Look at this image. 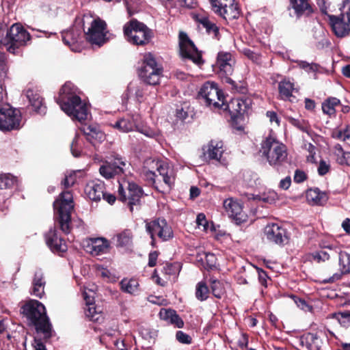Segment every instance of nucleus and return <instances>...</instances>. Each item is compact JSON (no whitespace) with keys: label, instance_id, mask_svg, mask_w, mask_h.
Returning <instances> with one entry per match:
<instances>
[{"label":"nucleus","instance_id":"f257e3e1","mask_svg":"<svg viewBox=\"0 0 350 350\" xmlns=\"http://www.w3.org/2000/svg\"><path fill=\"white\" fill-rule=\"evenodd\" d=\"M163 68L159 64L154 55L146 53L144 56L143 66L139 71V76L144 83L132 81L127 87V92L130 96H134L138 102H142L144 95L148 91V84L155 85L159 83Z\"/></svg>","mask_w":350,"mask_h":350},{"label":"nucleus","instance_id":"f03ea898","mask_svg":"<svg viewBox=\"0 0 350 350\" xmlns=\"http://www.w3.org/2000/svg\"><path fill=\"white\" fill-rule=\"evenodd\" d=\"M77 91V88L72 83H66L60 90L57 103L62 110L73 120L83 122L88 120L90 111L88 105L81 100Z\"/></svg>","mask_w":350,"mask_h":350},{"label":"nucleus","instance_id":"7ed1b4c3","mask_svg":"<svg viewBox=\"0 0 350 350\" xmlns=\"http://www.w3.org/2000/svg\"><path fill=\"white\" fill-rule=\"evenodd\" d=\"M23 314L34 325L38 332H41L45 338H50L52 325L46 314L44 306L37 300H30L22 307Z\"/></svg>","mask_w":350,"mask_h":350},{"label":"nucleus","instance_id":"20e7f679","mask_svg":"<svg viewBox=\"0 0 350 350\" xmlns=\"http://www.w3.org/2000/svg\"><path fill=\"white\" fill-rule=\"evenodd\" d=\"M55 220L65 233L70 232L71 211L74 208L73 197L70 191L62 192L53 202Z\"/></svg>","mask_w":350,"mask_h":350},{"label":"nucleus","instance_id":"39448f33","mask_svg":"<svg viewBox=\"0 0 350 350\" xmlns=\"http://www.w3.org/2000/svg\"><path fill=\"white\" fill-rule=\"evenodd\" d=\"M260 152L269 165L274 167L280 166L286 160L288 155L286 146L272 135L262 141Z\"/></svg>","mask_w":350,"mask_h":350},{"label":"nucleus","instance_id":"423d86ee","mask_svg":"<svg viewBox=\"0 0 350 350\" xmlns=\"http://www.w3.org/2000/svg\"><path fill=\"white\" fill-rule=\"evenodd\" d=\"M124 33L127 41L135 45H144L151 38V31L146 25L135 19L124 25Z\"/></svg>","mask_w":350,"mask_h":350},{"label":"nucleus","instance_id":"0eeeda50","mask_svg":"<svg viewBox=\"0 0 350 350\" xmlns=\"http://www.w3.org/2000/svg\"><path fill=\"white\" fill-rule=\"evenodd\" d=\"M198 98L210 107L220 108L225 105L224 94L214 82L204 83L198 92Z\"/></svg>","mask_w":350,"mask_h":350},{"label":"nucleus","instance_id":"6e6552de","mask_svg":"<svg viewBox=\"0 0 350 350\" xmlns=\"http://www.w3.org/2000/svg\"><path fill=\"white\" fill-rule=\"evenodd\" d=\"M21 115L18 109L10 105L0 106V130L11 131L18 130L21 127Z\"/></svg>","mask_w":350,"mask_h":350},{"label":"nucleus","instance_id":"1a4fd4ad","mask_svg":"<svg viewBox=\"0 0 350 350\" xmlns=\"http://www.w3.org/2000/svg\"><path fill=\"white\" fill-rule=\"evenodd\" d=\"M146 230L151 238V245L154 246L155 237H157L162 241H167L173 238L174 233L171 226L164 219H157L146 224Z\"/></svg>","mask_w":350,"mask_h":350},{"label":"nucleus","instance_id":"9d476101","mask_svg":"<svg viewBox=\"0 0 350 350\" xmlns=\"http://www.w3.org/2000/svg\"><path fill=\"white\" fill-rule=\"evenodd\" d=\"M144 170L157 172L162 177V180L167 189H170L174 184V178L172 170L169 168L167 163L155 158H148L144 162Z\"/></svg>","mask_w":350,"mask_h":350},{"label":"nucleus","instance_id":"9b49d317","mask_svg":"<svg viewBox=\"0 0 350 350\" xmlns=\"http://www.w3.org/2000/svg\"><path fill=\"white\" fill-rule=\"evenodd\" d=\"M118 194L120 200L122 202L129 200L130 209L132 211L133 206L139 204L143 196V190L135 183L124 180L119 183Z\"/></svg>","mask_w":350,"mask_h":350},{"label":"nucleus","instance_id":"f8f14e48","mask_svg":"<svg viewBox=\"0 0 350 350\" xmlns=\"http://www.w3.org/2000/svg\"><path fill=\"white\" fill-rule=\"evenodd\" d=\"M8 51L15 54L16 49L26 44L30 40L29 33L19 24H14L7 33Z\"/></svg>","mask_w":350,"mask_h":350},{"label":"nucleus","instance_id":"ddd939ff","mask_svg":"<svg viewBox=\"0 0 350 350\" xmlns=\"http://www.w3.org/2000/svg\"><path fill=\"white\" fill-rule=\"evenodd\" d=\"M99 168L100 174L104 178L109 179L115 175L123 174L127 166L126 159L118 154H113L108 158Z\"/></svg>","mask_w":350,"mask_h":350},{"label":"nucleus","instance_id":"4468645a","mask_svg":"<svg viewBox=\"0 0 350 350\" xmlns=\"http://www.w3.org/2000/svg\"><path fill=\"white\" fill-rule=\"evenodd\" d=\"M179 48L180 54L183 58L191 59L198 66L204 63L201 53L188 38L187 33L183 31L179 33Z\"/></svg>","mask_w":350,"mask_h":350},{"label":"nucleus","instance_id":"2eb2a0df","mask_svg":"<svg viewBox=\"0 0 350 350\" xmlns=\"http://www.w3.org/2000/svg\"><path fill=\"white\" fill-rule=\"evenodd\" d=\"M216 64L219 68V74L224 78L225 82L233 85L234 82L230 78V76L233 72L235 64L232 54L226 51L219 52Z\"/></svg>","mask_w":350,"mask_h":350},{"label":"nucleus","instance_id":"dca6fc26","mask_svg":"<svg viewBox=\"0 0 350 350\" xmlns=\"http://www.w3.org/2000/svg\"><path fill=\"white\" fill-rule=\"evenodd\" d=\"M329 25L337 37L342 38L350 32V10H343L340 16L328 15Z\"/></svg>","mask_w":350,"mask_h":350},{"label":"nucleus","instance_id":"f3484780","mask_svg":"<svg viewBox=\"0 0 350 350\" xmlns=\"http://www.w3.org/2000/svg\"><path fill=\"white\" fill-rule=\"evenodd\" d=\"M106 26L104 21L99 18L94 20L88 31L85 32L86 39L92 44L101 46L107 40Z\"/></svg>","mask_w":350,"mask_h":350},{"label":"nucleus","instance_id":"a211bd4d","mask_svg":"<svg viewBox=\"0 0 350 350\" xmlns=\"http://www.w3.org/2000/svg\"><path fill=\"white\" fill-rule=\"evenodd\" d=\"M203 155L206 160L211 161L213 163L226 165V160L224 158L223 154L225 149L221 141L211 140L208 145L203 148Z\"/></svg>","mask_w":350,"mask_h":350},{"label":"nucleus","instance_id":"6ab92c4d","mask_svg":"<svg viewBox=\"0 0 350 350\" xmlns=\"http://www.w3.org/2000/svg\"><path fill=\"white\" fill-rule=\"evenodd\" d=\"M223 206L226 214L237 224L245 222L247 219V214L243 210L242 204L237 200L232 198L226 199Z\"/></svg>","mask_w":350,"mask_h":350},{"label":"nucleus","instance_id":"aec40b11","mask_svg":"<svg viewBox=\"0 0 350 350\" xmlns=\"http://www.w3.org/2000/svg\"><path fill=\"white\" fill-rule=\"evenodd\" d=\"M264 233L267 239L280 245H284L288 242V235L286 230L278 224H270L266 226Z\"/></svg>","mask_w":350,"mask_h":350},{"label":"nucleus","instance_id":"412c9836","mask_svg":"<svg viewBox=\"0 0 350 350\" xmlns=\"http://www.w3.org/2000/svg\"><path fill=\"white\" fill-rule=\"evenodd\" d=\"M251 103V100L248 98H236L232 99L225 109L228 108L231 118L235 121L242 118L250 109Z\"/></svg>","mask_w":350,"mask_h":350},{"label":"nucleus","instance_id":"4be33fe9","mask_svg":"<svg viewBox=\"0 0 350 350\" xmlns=\"http://www.w3.org/2000/svg\"><path fill=\"white\" fill-rule=\"evenodd\" d=\"M45 240L46 245L53 253H64L68 249L65 241L57 235L55 229H51L45 234Z\"/></svg>","mask_w":350,"mask_h":350},{"label":"nucleus","instance_id":"5701e85b","mask_svg":"<svg viewBox=\"0 0 350 350\" xmlns=\"http://www.w3.org/2000/svg\"><path fill=\"white\" fill-rule=\"evenodd\" d=\"M105 190V183L100 180L88 182L85 187V193L92 201H100Z\"/></svg>","mask_w":350,"mask_h":350},{"label":"nucleus","instance_id":"b1692460","mask_svg":"<svg viewBox=\"0 0 350 350\" xmlns=\"http://www.w3.org/2000/svg\"><path fill=\"white\" fill-rule=\"evenodd\" d=\"M278 92L282 100L294 102L296 98L293 93L297 92L298 90L295 87L293 81L288 79H284L278 83Z\"/></svg>","mask_w":350,"mask_h":350},{"label":"nucleus","instance_id":"393cba45","mask_svg":"<svg viewBox=\"0 0 350 350\" xmlns=\"http://www.w3.org/2000/svg\"><path fill=\"white\" fill-rule=\"evenodd\" d=\"M87 247L92 256H99L109 252L110 244L105 238H96L90 239Z\"/></svg>","mask_w":350,"mask_h":350},{"label":"nucleus","instance_id":"a878e982","mask_svg":"<svg viewBox=\"0 0 350 350\" xmlns=\"http://www.w3.org/2000/svg\"><path fill=\"white\" fill-rule=\"evenodd\" d=\"M62 40L66 45H68L72 51H78V42L81 36V29L73 27L68 30L64 31L62 33Z\"/></svg>","mask_w":350,"mask_h":350},{"label":"nucleus","instance_id":"bb28decb","mask_svg":"<svg viewBox=\"0 0 350 350\" xmlns=\"http://www.w3.org/2000/svg\"><path fill=\"white\" fill-rule=\"evenodd\" d=\"M339 271L334 273L329 280V282H335L341 278L342 275L350 273V254L346 252H339Z\"/></svg>","mask_w":350,"mask_h":350},{"label":"nucleus","instance_id":"cd10ccee","mask_svg":"<svg viewBox=\"0 0 350 350\" xmlns=\"http://www.w3.org/2000/svg\"><path fill=\"white\" fill-rule=\"evenodd\" d=\"M46 282L44 279V274L41 269H37L32 280V288L31 294L39 298H42L44 293V286Z\"/></svg>","mask_w":350,"mask_h":350},{"label":"nucleus","instance_id":"c85d7f7f","mask_svg":"<svg viewBox=\"0 0 350 350\" xmlns=\"http://www.w3.org/2000/svg\"><path fill=\"white\" fill-rule=\"evenodd\" d=\"M161 319L172 324L178 328H181L184 325L182 319L177 314L174 310L170 308H161L159 313Z\"/></svg>","mask_w":350,"mask_h":350},{"label":"nucleus","instance_id":"c756f323","mask_svg":"<svg viewBox=\"0 0 350 350\" xmlns=\"http://www.w3.org/2000/svg\"><path fill=\"white\" fill-rule=\"evenodd\" d=\"M80 129L83 133L86 139L94 146L102 142L105 138L104 133L94 126H83Z\"/></svg>","mask_w":350,"mask_h":350},{"label":"nucleus","instance_id":"7c9ffc66","mask_svg":"<svg viewBox=\"0 0 350 350\" xmlns=\"http://www.w3.org/2000/svg\"><path fill=\"white\" fill-rule=\"evenodd\" d=\"M290 9L299 18L302 15H308L312 12V8L308 0H290Z\"/></svg>","mask_w":350,"mask_h":350},{"label":"nucleus","instance_id":"2f4dec72","mask_svg":"<svg viewBox=\"0 0 350 350\" xmlns=\"http://www.w3.org/2000/svg\"><path fill=\"white\" fill-rule=\"evenodd\" d=\"M26 96L30 105L37 113L44 114L46 113V106L43 103L42 98L38 93L33 92L32 90H28Z\"/></svg>","mask_w":350,"mask_h":350},{"label":"nucleus","instance_id":"473e14b6","mask_svg":"<svg viewBox=\"0 0 350 350\" xmlns=\"http://www.w3.org/2000/svg\"><path fill=\"white\" fill-rule=\"evenodd\" d=\"M196 21L206 29L207 33L215 39H219V28L216 24L211 21L208 16L202 14H198L196 16Z\"/></svg>","mask_w":350,"mask_h":350},{"label":"nucleus","instance_id":"72a5a7b5","mask_svg":"<svg viewBox=\"0 0 350 350\" xmlns=\"http://www.w3.org/2000/svg\"><path fill=\"white\" fill-rule=\"evenodd\" d=\"M220 10L215 13L226 20L235 19L239 16L238 5L235 3L234 0H232L229 3H226V7L223 6Z\"/></svg>","mask_w":350,"mask_h":350},{"label":"nucleus","instance_id":"f704fd0d","mask_svg":"<svg viewBox=\"0 0 350 350\" xmlns=\"http://www.w3.org/2000/svg\"><path fill=\"white\" fill-rule=\"evenodd\" d=\"M137 120L138 116H126L116 122L113 127L121 132L128 133L136 128Z\"/></svg>","mask_w":350,"mask_h":350},{"label":"nucleus","instance_id":"c9c22d12","mask_svg":"<svg viewBox=\"0 0 350 350\" xmlns=\"http://www.w3.org/2000/svg\"><path fill=\"white\" fill-rule=\"evenodd\" d=\"M306 198L308 202L312 205H323L328 199L327 194L321 191L319 188L308 190Z\"/></svg>","mask_w":350,"mask_h":350},{"label":"nucleus","instance_id":"e433bc0d","mask_svg":"<svg viewBox=\"0 0 350 350\" xmlns=\"http://www.w3.org/2000/svg\"><path fill=\"white\" fill-rule=\"evenodd\" d=\"M301 343L309 350H318L322 342L317 334L308 333L301 338Z\"/></svg>","mask_w":350,"mask_h":350},{"label":"nucleus","instance_id":"4c0bfd02","mask_svg":"<svg viewBox=\"0 0 350 350\" xmlns=\"http://www.w3.org/2000/svg\"><path fill=\"white\" fill-rule=\"evenodd\" d=\"M121 290L131 295H135L139 291V282L134 278H124L120 282Z\"/></svg>","mask_w":350,"mask_h":350},{"label":"nucleus","instance_id":"58836bf2","mask_svg":"<svg viewBox=\"0 0 350 350\" xmlns=\"http://www.w3.org/2000/svg\"><path fill=\"white\" fill-rule=\"evenodd\" d=\"M113 239L116 241L117 247H128L132 244L133 234L130 230H124L117 234Z\"/></svg>","mask_w":350,"mask_h":350},{"label":"nucleus","instance_id":"ea45409f","mask_svg":"<svg viewBox=\"0 0 350 350\" xmlns=\"http://www.w3.org/2000/svg\"><path fill=\"white\" fill-rule=\"evenodd\" d=\"M85 311L86 317L92 321L98 322L103 319L102 309L95 304H90V306L85 308Z\"/></svg>","mask_w":350,"mask_h":350},{"label":"nucleus","instance_id":"a19ab883","mask_svg":"<svg viewBox=\"0 0 350 350\" xmlns=\"http://www.w3.org/2000/svg\"><path fill=\"white\" fill-rule=\"evenodd\" d=\"M210 284L213 295L215 297L221 299L226 292L224 284L214 278H211Z\"/></svg>","mask_w":350,"mask_h":350},{"label":"nucleus","instance_id":"79ce46f5","mask_svg":"<svg viewBox=\"0 0 350 350\" xmlns=\"http://www.w3.org/2000/svg\"><path fill=\"white\" fill-rule=\"evenodd\" d=\"M340 104V100L335 98L332 97L325 100L322 104V110L323 113L327 115H333L336 112L335 107Z\"/></svg>","mask_w":350,"mask_h":350},{"label":"nucleus","instance_id":"37998d69","mask_svg":"<svg viewBox=\"0 0 350 350\" xmlns=\"http://www.w3.org/2000/svg\"><path fill=\"white\" fill-rule=\"evenodd\" d=\"M7 70L5 54L0 52V82L6 76ZM5 94V90L0 83V102L3 100Z\"/></svg>","mask_w":350,"mask_h":350},{"label":"nucleus","instance_id":"c03bdc74","mask_svg":"<svg viewBox=\"0 0 350 350\" xmlns=\"http://www.w3.org/2000/svg\"><path fill=\"white\" fill-rule=\"evenodd\" d=\"M209 295V289L204 282H200L196 284V297L202 301L207 299Z\"/></svg>","mask_w":350,"mask_h":350},{"label":"nucleus","instance_id":"a18cd8bd","mask_svg":"<svg viewBox=\"0 0 350 350\" xmlns=\"http://www.w3.org/2000/svg\"><path fill=\"white\" fill-rule=\"evenodd\" d=\"M16 183V178L10 174L0 176V189L12 188Z\"/></svg>","mask_w":350,"mask_h":350},{"label":"nucleus","instance_id":"49530a36","mask_svg":"<svg viewBox=\"0 0 350 350\" xmlns=\"http://www.w3.org/2000/svg\"><path fill=\"white\" fill-rule=\"evenodd\" d=\"M78 174L81 175L83 172L81 170L74 171L65 176L64 179L62 182L65 188L72 187L75 183Z\"/></svg>","mask_w":350,"mask_h":350},{"label":"nucleus","instance_id":"de8ad7c7","mask_svg":"<svg viewBox=\"0 0 350 350\" xmlns=\"http://www.w3.org/2000/svg\"><path fill=\"white\" fill-rule=\"evenodd\" d=\"M333 318L336 319L338 323L345 327L350 325V312H339L333 314Z\"/></svg>","mask_w":350,"mask_h":350},{"label":"nucleus","instance_id":"09e8293b","mask_svg":"<svg viewBox=\"0 0 350 350\" xmlns=\"http://www.w3.org/2000/svg\"><path fill=\"white\" fill-rule=\"evenodd\" d=\"M81 143L82 140L81 139L79 135L77 134L70 146L71 152L75 157H78L81 155Z\"/></svg>","mask_w":350,"mask_h":350},{"label":"nucleus","instance_id":"8fccbe9b","mask_svg":"<svg viewBox=\"0 0 350 350\" xmlns=\"http://www.w3.org/2000/svg\"><path fill=\"white\" fill-rule=\"evenodd\" d=\"M180 265L175 263H166L163 268V272L169 275H176L180 271Z\"/></svg>","mask_w":350,"mask_h":350},{"label":"nucleus","instance_id":"3c124183","mask_svg":"<svg viewBox=\"0 0 350 350\" xmlns=\"http://www.w3.org/2000/svg\"><path fill=\"white\" fill-rule=\"evenodd\" d=\"M136 129L139 133L144 135L148 137L153 138L158 135V132L157 131H154L146 126H139L137 125Z\"/></svg>","mask_w":350,"mask_h":350},{"label":"nucleus","instance_id":"603ef678","mask_svg":"<svg viewBox=\"0 0 350 350\" xmlns=\"http://www.w3.org/2000/svg\"><path fill=\"white\" fill-rule=\"evenodd\" d=\"M196 224L200 229L207 232L209 228L208 222L206 219V216L204 213H199L196 217Z\"/></svg>","mask_w":350,"mask_h":350},{"label":"nucleus","instance_id":"864d4df0","mask_svg":"<svg viewBox=\"0 0 350 350\" xmlns=\"http://www.w3.org/2000/svg\"><path fill=\"white\" fill-rule=\"evenodd\" d=\"M139 334L144 339L148 341L153 339L156 336V332L154 330L143 327L140 328Z\"/></svg>","mask_w":350,"mask_h":350},{"label":"nucleus","instance_id":"5fc2aeb1","mask_svg":"<svg viewBox=\"0 0 350 350\" xmlns=\"http://www.w3.org/2000/svg\"><path fill=\"white\" fill-rule=\"evenodd\" d=\"M212 6V10L215 13L217 11L221 10L223 6L226 7V3L232 2V0H209Z\"/></svg>","mask_w":350,"mask_h":350},{"label":"nucleus","instance_id":"6e6d98bb","mask_svg":"<svg viewBox=\"0 0 350 350\" xmlns=\"http://www.w3.org/2000/svg\"><path fill=\"white\" fill-rule=\"evenodd\" d=\"M336 157L338 164L350 165V152L345 151L342 154H336Z\"/></svg>","mask_w":350,"mask_h":350},{"label":"nucleus","instance_id":"4d7b16f0","mask_svg":"<svg viewBox=\"0 0 350 350\" xmlns=\"http://www.w3.org/2000/svg\"><path fill=\"white\" fill-rule=\"evenodd\" d=\"M330 170V164L329 162L325 160H321L317 168V172L319 175L324 176Z\"/></svg>","mask_w":350,"mask_h":350},{"label":"nucleus","instance_id":"13d9d810","mask_svg":"<svg viewBox=\"0 0 350 350\" xmlns=\"http://www.w3.org/2000/svg\"><path fill=\"white\" fill-rule=\"evenodd\" d=\"M176 338L180 343L187 345L191 343V336L183 331H178L176 334Z\"/></svg>","mask_w":350,"mask_h":350},{"label":"nucleus","instance_id":"bf43d9fd","mask_svg":"<svg viewBox=\"0 0 350 350\" xmlns=\"http://www.w3.org/2000/svg\"><path fill=\"white\" fill-rule=\"evenodd\" d=\"M312 257L317 262L327 260L330 257V254L325 251L316 252L312 254Z\"/></svg>","mask_w":350,"mask_h":350},{"label":"nucleus","instance_id":"052dcab7","mask_svg":"<svg viewBox=\"0 0 350 350\" xmlns=\"http://www.w3.org/2000/svg\"><path fill=\"white\" fill-rule=\"evenodd\" d=\"M288 122L293 126L297 127L300 130L306 131V126L303 120L295 119L292 117L288 118Z\"/></svg>","mask_w":350,"mask_h":350},{"label":"nucleus","instance_id":"680f3d73","mask_svg":"<svg viewBox=\"0 0 350 350\" xmlns=\"http://www.w3.org/2000/svg\"><path fill=\"white\" fill-rule=\"evenodd\" d=\"M307 178L306 174L301 170H297L295 172L293 180L297 183H303Z\"/></svg>","mask_w":350,"mask_h":350},{"label":"nucleus","instance_id":"e2e57ef3","mask_svg":"<svg viewBox=\"0 0 350 350\" xmlns=\"http://www.w3.org/2000/svg\"><path fill=\"white\" fill-rule=\"evenodd\" d=\"M178 5L186 8H194L197 5V0H178Z\"/></svg>","mask_w":350,"mask_h":350},{"label":"nucleus","instance_id":"0e129e2a","mask_svg":"<svg viewBox=\"0 0 350 350\" xmlns=\"http://www.w3.org/2000/svg\"><path fill=\"white\" fill-rule=\"evenodd\" d=\"M142 173L144 176V178L148 180L150 183L152 184H155V178H156V172L152 171H148V170H144V169L142 170Z\"/></svg>","mask_w":350,"mask_h":350},{"label":"nucleus","instance_id":"69168bd1","mask_svg":"<svg viewBox=\"0 0 350 350\" xmlns=\"http://www.w3.org/2000/svg\"><path fill=\"white\" fill-rule=\"evenodd\" d=\"M317 3L321 12L324 14H327V10L329 7L327 0H317Z\"/></svg>","mask_w":350,"mask_h":350},{"label":"nucleus","instance_id":"338daca9","mask_svg":"<svg viewBox=\"0 0 350 350\" xmlns=\"http://www.w3.org/2000/svg\"><path fill=\"white\" fill-rule=\"evenodd\" d=\"M83 297L85 301L86 308L90 306V304H95L94 301V293L92 291L90 292V293L85 291L83 293Z\"/></svg>","mask_w":350,"mask_h":350},{"label":"nucleus","instance_id":"774afa93","mask_svg":"<svg viewBox=\"0 0 350 350\" xmlns=\"http://www.w3.org/2000/svg\"><path fill=\"white\" fill-rule=\"evenodd\" d=\"M291 185V178L290 176H286L284 179H282L280 182V187L282 189H288Z\"/></svg>","mask_w":350,"mask_h":350}]
</instances>
